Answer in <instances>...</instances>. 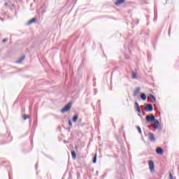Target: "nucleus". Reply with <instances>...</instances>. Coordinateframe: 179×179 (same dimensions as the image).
I'll use <instances>...</instances> for the list:
<instances>
[{
	"mask_svg": "<svg viewBox=\"0 0 179 179\" xmlns=\"http://www.w3.org/2000/svg\"><path fill=\"white\" fill-rule=\"evenodd\" d=\"M149 97L152 99V100H153L152 101H151V103H156V97H155L154 95L152 94H150Z\"/></svg>",
	"mask_w": 179,
	"mask_h": 179,
	"instance_id": "17",
	"label": "nucleus"
},
{
	"mask_svg": "<svg viewBox=\"0 0 179 179\" xmlns=\"http://www.w3.org/2000/svg\"><path fill=\"white\" fill-rule=\"evenodd\" d=\"M23 59H24V57H20V58L17 61V64H22V62L23 61Z\"/></svg>",
	"mask_w": 179,
	"mask_h": 179,
	"instance_id": "18",
	"label": "nucleus"
},
{
	"mask_svg": "<svg viewBox=\"0 0 179 179\" xmlns=\"http://www.w3.org/2000/svg\"><path fill=\"white\" fill-rule=\"evenodd\" d=\"M92 163L96 164L97 163V154H95L92 159Z\"/></svg>",
	"mask_w": 179,
	"mask_h": 179,
	"instance_id": "15",
	"label": "nucleus"
},
{
	"mask_svg": "<svg viewBox=\"0 0 179 179\" xmlns=\"http://www.w3.org/2000/svg\"><path fill=\"white\" fill-rule=\"evenodd\" d=\"M1 22H3V18L1 17Z\"/></svg>",
	"mask_w": 179,
	"mask_h": 179,
	"instance_id": "27",
	"label": "nucleus"
},
{
	"mask_svg": "<svg viewBox=\"0 0 179 179\" xmlns=\"http://www.w3.org/2000/svg\"><path fill=\"white\" fill-rule=\"evenodd\" d=\"M169 178H170V179H173V175H171V173L169 174Z\"/></svg>",
	"mask_w": 179,
	"mask_h": 179,
	"instance_id": "25",
	"label": "nucleus"
},
{
	"mask_svg": "<svg viewBox=\"0 0 179 179\" xmlns=\"http://www.w3.org/2000/svg\"><path fill=\"white\" fill-rule=\"evenodd\" d=\"M125 3V0H117L115 4L116 5V6H120V5H122V3Z\"/></svg>",
	"mask_w": 179,
	"mask_h": 179,
	"instance_id": "10",
	"label": "nucleus"
},
{
	"mask_svg": "<svg viewBox=\"0 0 179 179\" xmlns=\"http://www.w3.org/2000/svg\"><path fill=\"white\" fill-rule=\"evenodd\" d=\"M156 152H157V155H163V153H164V150H163V148L159 147L157 148Z\"/></svg>",
	"mask_w": 179,
	"mask_h": 179,
	"instance_id": "8",
	"label": "nucleus"
},
{
	"mask_svg": "<svg viewBox=\"0 0 179 179\" xmlns=\"http://www.w3.org/2000/svg\"><path fill=\"white\" fill-rule=\"evenodd\" d=\"M69 127H72V122L71 120H69Z\"/></svg>",
	"mask_w": 179,
	"mask_h": 179,
	"instance_id": "22",
	"label": "nucleus"
},
{
	"mask_svg": "<svg viewBox=\"0 0 179 179\" xmlns=\"http://www.w3.org/2000/svg\"><path fill=\"white\" fill-rule=\"evenodd\" d=\"M4 6H6V7L9 6V3H4Z\"/></svg>",
	"mask_w": 179,
	"mask_h": 179,
	"instance_id": "24",
	"label": "nucleus"
},
{
	"mask_svg": "<svg viewBox=\"0 0 179 179\" xmlns=\"http://www.w3.org/2000/svg\"><path fill=\"white\" fill-rule=\"evenodd\" d=\"M148 164H149L150 171L151 173H155V162L152 160H150L148 162Z\"/></svg>",
	"mask_w": 179,
	"mask_h": 179,
	"instance_id": "4",
	"label": "nucleus"
},
{
	"mask_svg": "<svg viewBox=\"0 0 179 179\" xmlns=\"http://www.w3.org/2000/svg\"><path fill=\"white\" fill-rule=\"evenodd\" d=\"M100 100L99 101H97V103H96V106H98V107H100Z\"/></svg>",
	"mask_w": 179,
	"mask_h": 179,
	"instance_id": "21",
	"label": "nucleus"
},
{
	"mask_svg": "<svg viewBox=\"0 0 179 179\" xmlns=\"http://www.w3.org/2000/svg\"><path fill=\"white\" fill-rule=\"evenodd\" d=\"M43 13H45V10H43Z\"/></svg>",
	"mask_w": 179,
	"mask_h": 179,
	"instance_id": "32",
	"label": "nucleus"
},
{
	"mask_svg": "<svg viewBox=\"0 0 179 179\" xmlns=\"http://www.w3.org/2000/svg\"><path fill=\"white\" fill-rule=\"evenodd\" d=\"M144 110L145 111L152 113V111H153V105H152V103H147L144 108Z\"/></svg>",
	"mask_w": 179,
	"mask_h": 179,
	"instance_id": "3",
	"label": "nucleus"
},
{
	"mask_svg": "<svg viewBox=\"0 0 179 179\" xmlns=\"http://www.w3.org/2000/svg\"><path fill=\"white\" fill-rule=\"evenodd\" d=\"M36 168L37 169V164H36Z\"/></svg>",
	"mask_w": 179,
	"mask_h": 179,
	"instance_id": "30",
	"label": "nucleus"
},
{
	"mask_svg": "<svg viewBox=\"0 0 179 179\" xmlns=\"http://www.w3.org/2000/svg\"><path fill=\"white\" fill-rule=\"evenodd\" d=\"M135 106L137 113L141 114V113H142V110H141V106H139V103H138V102H135Z\"/></svg>",
	"mask_w": 179,
	"mask_h": 179,
	"instance_id": "9",
	"label": "nucleus"
},
{
	"mask_svg": "<svg viewBox=\"0 0 179 179\" xmlns=\"http://www.w3.org/2000/svg\"><path fill=\"white\" fill-rule=\"evenodd\" d=\"M6 41H8V38L3 39V43H6Z\"/></svg>",
	"mask_w": 179,
	"mask_h": 179,
	"instance_id": "23",
	"label": "nucleus"
},
{
	"mask_svg": "<svg viewBox=\"0 0 179 179\" xmlns=\"http://www.w3.org/2000/svg\"><path fill=\"white\" fill-rule=\"evenodd\" d=\"M155 120H156V117H155L153 114H151L150 116L147 115L145 117L146 122H155Z\"/></svg>",
	"mask_w": 179,
	"mask_h": 179,
	"instance_id": "2",
	"label": "nucleus"
},
{
	"mask_svg": "<svg viewBox=\"0 0 179 179\" xmlns=\"http://www.w3.org/2000/svg\"><path fill=\"white\" fill-rule=\"evenodd\" d=\"M154 128L155 129H162V126L160 125V122H159V120H155L154 122Z\"/></svg>",
	"mask_w": 179,
	"mask_h": 179,
	"instance_id": "5",
	"label": "nucleus"
},
{
	"mask_svg": "<svg viewBox=\"0 0 179 179\" xmlns=\"http://www.w3.org/2000/svg\"><path fill=\"white\" fill-rule=\"evenodd\" d=\"M33 23H36V18L31 19L28 22V26H30V24H33Z\"/></svg>",
	"mask_w": 179,
	"mask_h": 179,
	"instance_id": "12",
	"label": "nucleus"
},
{
	"mask_svg": "<svg viewBox=\"0 0 179 179\" xmlns=\"http://www.w3.org/2000/svg\"><path fill=\"white\" fill-rule=\"evenodd\" d=\"M148 138H149V140L151 142H156V138H155V134H153V133L149 132L148 133Z\"/></svg>",
	"mask_w": 179,
	"mask_h": 179,
	"instance_id": "6",
	"label": "nucleus"
},
{
	"mask_svg": "<svg viewBox=\"0 0 179 179\" xmlns=\"http://www.w3.org/2000/svg\"><path fill=\"white\" fill-rule=\"evenodd\" d=\"M137 130L138 131V134H142V129H141V127L137 126Z\"/></svg>",
	"mask_w": 179,
	"mask_h": 179,
	"instance_id": "20",
	"label": "nucleus"
},
{
	"mask_svg": "<svg viewBox=\"0 0 179 179\" xmlns=\"http://www.w3.org/2000/svg\"><path fill=\"white\" fill-rule=\"evenodd\" d=\"M78 118H79V116L78 115V114H75L73 116V119H72L73 122H76V121H78Z\"/></svg>",
	"mask_w": 179,
	"mask_h": 179,
	"instance_id": "13",
	"label": "nucleus"
},
{
	"mask_svg": "<svg viewBox=\"0 0 179 179\" xmlns=\"http://www.w3.org/2000/svg\"><path fill=\"white\" fill-rule=\"evenodd\" d=\"M71 157L75 160L76 159V152L73 150L71 151Z\"/></svg>",
	"mask_w": 179,
	"mask_h": 179,
	"instance_id": "16",
	"label": "nucleus"
},
{
	"mask_svg": "<svg viewBox=\"0 0 179 179\" xmlns=\"http://www.w3.org/2000/svg\"><path fill=\"white\" fill-rule=\"evenodd\" d=\"M140 98L141 99V100H143V101H146V94L145 93H142L141 95H140Z\"/></svg>",
	"mask_w": 179,
	"mask_h": 179,
	"instance_id": "11",
	"label": "nucleus"
},
{
	"mask_svg": "<svg viewBox=\"0 0 179 179\" xmlns=\"http://www.w3.org/2000/svg\"><path fill=\"white\" fill-rule=\"evenodd\" d=\"M110 74H111V76H113V72H111Z\"/></svg>",
	"mask_w": 179,
	"mask_h": 179,
	"instance_id": "28",
	"label": "nucleus"
},
{
	"mask_svg": "<svg viewBox=\"0 0 179 179\" xmlns=\"http://www.w3.org/2000/svg\"><path fill=\"white\" fill-rule=\"evenodd\" d=\"M137 23H139V20L137 21Z\"/></svg>",
	"mask_w": 179,
	"mask_h": 179,
	"instance_id": "31",
	"label": "nucleus"
},
{
	"mask_svg": "<svg viewBox=\"0 0 179 179\" xmlns=\"http://www.w3.org/2000/svg\"><path fill=\"white\" fill-rule=\"evenodd\" d=\"M139 93H141V87H138L134 90V92L133 94L134 97H136V96H138V94H139Z\"/></svg>",
	"mask_w": 179,
	"mask_h": 179,
	"instance_id": "7",
	"label": "nucleus"
},
{
	"mask_svg": "<svg viewBox=\"0 0 179 179\" xmlns=\"http://www.w3.org/2000/svg\"><path fill=\"white\" fill-rule=\"evenodd\" d=\"M72 107V103L69 102L67 105H66L61 110L60 113H65L66 111H69L71 110V108Z\"/></svg>",
	"mask_w": 179,
	"mask_h": 179,
	"instance_id": "1",
	"label": "nucleus"
},
{
	"mask_svg": "<svg viewBox=\"0 0 179 179\" xmlns=\"http://www.w3.org/2000/svg\"><path fill=\"white\" fill-rule=\"evenodd\" d=\"M13 8H16V6L15 4H12Z\"/></svg>",
	"mask_w": 179,
	"mask_h": 179,
	"instance_id": "26",
	"label": "nucleus"
},
{
	"mask_svg": "<svg viewBox=\"0 0 179 179\" xmlns=\"http://www.w3.org/2000/svg\"><path fill=\"white\" fill-rule=\"evenodd\" d=\"M22 117H23V120H29V118H30V116H29V115H24Z\"/></svg>",
	"mask_w": 179,
	"mask_h": 179,
	"instance_id": "19",
	"label": "nucleus"
},
{
	"mask_svg": "<svg viewBox=\"0 0 179 179\" xmlns=\"http://www.w3.org/2000/svg\"><path fill=\"white\" fill-rule=\"evenodd\" d=\"M137 75L138 73L136 72L133 71L131 74L132 79H138Z\"/></svg>",
	"mask_w": 179,
	"mask_h": 179,
	"instance_id": "14",
	"label": "nucleus"
},
{
	"mask_svg": "<svg viewBox=\"0 0 179 179\" xmlns=\"http://www.w3.org/2000/svg\"><path fill=\"white\" fill-rule=\"evenodd\" d=\"M76 149H78V146H76Z\"/></svg>",
	"mask_w": 179,
	"mask_h": 179,
	"instance_id": "29",
	"label": "nucleus"
}]
</instances>
